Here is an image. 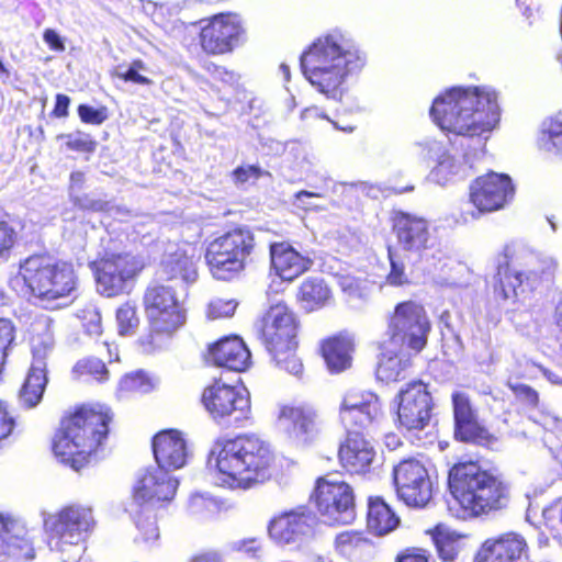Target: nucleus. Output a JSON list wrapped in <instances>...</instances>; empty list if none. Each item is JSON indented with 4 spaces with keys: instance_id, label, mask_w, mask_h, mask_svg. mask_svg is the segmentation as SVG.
<instances>
[{
    "instance_id": "f257e3e1",
    "label": "nucleus",
    "mask_w": 562,
    "mask_h": 562,
    "mask_svg": "<svg viewBox=\"0 0 562 562\" xmlns=\"http://www.w3.org/2000/svg\"><path fill=\"white\" fill-rule=\"evenodd\" d=\"M114 418L112 407L102 402H80L67 407L53 434L52 453L74 471L88 468L103 452Z\"/></svg>"
},
{
    "instance_id": "f03ea898",
    "label": "nucleus",
    "mask_w": 562,
    "mask_h": 562,
    "mask_svg": "<svg viewBox=\"0 0 562 562\" xmlns=\"http://www.w3.org/2000/svg\"><path fill=\"white\" fill-rule=\"evenodd\" d=\"M209 461L217 479L231 490H251L270 482L279 460L272 445L255 432L221 437L214 441Z\"/></svg>"
},
{
    "instance_id": "7ed1b4c3",
    "label": "nucleus",
    "mask_w": 562,
    "mask_h": 562,
    "mask_svg": "<svg viewBox=\"0 0 562 562\" xmlns=\"http://www.w3.org/2000/svg\"><path fill=\"white\" fill-rule=\"evenodd\" d=\"M448 490L462 519L488 517L512 503V484L477 461H458L448 471Z\"/></svg>"
},
{
    "instance_id": "20e7f679",
    "label": "nucleus",
    "mask_w": 562,
    "mask_h": 562,
    "mask_svg": "<svg viewBox=\"0 0 562 562\" xmlns=\"http://www.w3.org/2000/svg\"><path fill=\"white\" fill-rule=\"evenodd\" d=\"M434 122L461 136H481L499 121L497 94L485 87H452L436 97L429 110Z\"/></svg>"
},
{
    "instance_id": "39448f33",
    "label": "nucleus",
    "mask_w": 562,
    "mask_h": 562,
    "mask_svg": "<svg viewBox=\"0 0 562 562\" xmlns=\"http://www.w3.org/2000/svg\"><path fill=\"white\" fill-rule=\"evenodd\" d=\"M310 83L330 99H340L349 76L359 74L366 56L355 45L336 35L317 37L300 57Z\"/></svg>"
},
{
    "instance_id": "423d86ee",
    "label": "nucleus",
    "mask_w": 562,
    "mask_h": 562,
    "mask_svg": "<svg viewBox=\"0 0 562 562\" xmlns=\"http://www.w3.org/2000/svg\"><path fill=\"white\" fill-rule=\"evenodd\" d=\"M301 321L285 302L271 305L260 317L256 335L280 369L291 374L303 371L299 356Z\"/></svg>"
},
{
    "instance_id": "0eeeda50",
    "label": "nucleus",
    "mask_w": 562,
    "mask_h": 562,
    "mask_svg": "<svg viewBox=\"0 0 562 562\" xmlns=\"http://www.w3.org/2000/svg\"><path fill=\"white\" fill-rule=\"evenodd\" d=\"M18 276L27 292L41 302L70 297L79 289V276L74 262L47 251L32 254L22 260Z\"/></svg>"
},
{
    "instance_id": "6e6552de",
    "label": "nucleus",
    "mask_w": 562,
    "mask_h": 562,
    "mask_svg": "<svg viewBox=\"0 0 562 562\" xmlns=\"http://www.w3.org/2000/svg\"><path fill=\"white\" fill-rule=\"evenodd\" d=\"M147 328L137 339L146 352L161 348L187 323V311L172 286L149 284L143 294Z\"/></svg>"
},
{
    "instance_id": "1a4fd4ad",
    "label": "nucleus",
    "mask_w": 562,
    "mask_h": 562,
    "mask_svg": "<svg viewBox=\"0 0 562 562\" xmlns=\"http://www.w3.org/2000/svg\"><path fill=\"white\" fill-rule=\"evenodd\" d=\"M547 272V265L537 255L521 246L507 244L496 257L493 293L501 300H517L533 292Z\"/></svg>"
},
{
    "instance_id": "9d476101",
    "label": "nucleus",
    "mask_w": 562,
    "mask_h": 562,
    "mask_svg": "<svg viewBox=\"0 0 562 562\" xmlns=\"http://www.w3.org/2000/svg\"><path fill=\"white\" fill-rule=\"evenodd\" d=\"M257 250L254 231L239 224L213 237L206 244L204 259L215 280L229 282L244 273Z\"/></svg>"
},
{
    "instance_id": "9b49d317",
    "label": "nucleus",
    "mask_w": 562,
    "mask_h": 562,
    "mask_svg": "<svg viewBox=\"0 0 562 562\" xmlns=\"http://www.w3.org/2000/svg\"><path fill=\"white\" fill-rule=\"evenodd\" d=\"M98 292L104 297L122 295L145 268L144 261L127 251L104 252L89 262Z\"/></svg>"
},
{
    "instance_id": "f8f14e48",
    "label": "nucleus",
    "mask_w": 562,
    "mask_h": 562,
    "mask_svg": "<svg viewBox=\"0 0 562 562\" xmlns=\"http://www.w3.org/2000/svg\"><path fill=\"white\" fill-rule=\"evenodd\" d=\"M95 525L91 507L70 504L45 518L44 530L50 549L64 552L83 543Z\"/></svg>"
},
{
    "instance_id": "ddd939ff",
    "label": "nucleus",
    "mask_w": 562,
    "mask_h": 562,
    "mask_svg": "<svg viewBox=\"0 0 562 562\" xmlns=\"http://www.w3.org/2000/svg\"><path fill=\"white\" fill-rule=\"evenodd\" d=\"M201 404L215 423L243 427L251 418L250 396L243 384L214 379L201 393Z\"/></svg>"
},
{
    "instance_id": "4468645a",
    "label": "nucleus",
    "mask_w": 562,
    "mask_h": 562,
    "mask_svg": "<svg viewBox=\"0 0 562 562\" xmlns=\"http://www.w3.org/2000/svg\"><path fill=\"white\" fill-rule=\"evenodd\" d=\"M322 521L329 527L351 524L356 517V494L344 480L318 476L310 496Z\"/></svg>"
},
{
    "instance_id": "2eb2a0df",
    "label": "nucleus",
    "mask_w": 562,
    "mask_h": 562,
    "mask_svg": "<svg viewBox=\"0 0 562 562\" xmlns=\"http://www.w3.org/2000/svg\"><path fill=\"white\" fill-rule=\"evenodd\" d=\"M198 40L206 56L229 55L247 41L245 20L233 11L217 12L201 19Z\"/></svg>"
},
{
    "instance_id": "dca6fc26",
    "label": "nucleus",
    "mask_w": 562,
    "mask_h": 562,
    "mask_svg": "<svg viewBox=\"0 0 562 562\" xmlns=\"http://www.w3.org/2000/svg\"><path fill=\"white\" fill-rule=\"evenodd\" d=\"M431 322L425 306L415 300L395 304L387 318V335L393 342L420 352L427 345Z\"/></svg>"
},
{
    "instance_id": "f3484780",
    "label": "nucleus",
    "mask_w": 562,
    "mask_h": 562,
    "mask_svg": "<svg viewBox=\"0 0 562 562\" xmlns=\"http://www.w3.org/2000/svg\"><path fill=\"white\" fill-rule=\"evenodd\" d=\"M397 498L411 508H425L432 499L434 483L425 464L416 458L401 460L392 469Z\"/></svg>"
},
{
    "instance_id": "a211bd4d",
    "label": "nucleus",
    "mask_w": 562,
    "mask_h": 562,
    "mask_svg": "<svg viewBox=\"0 0 562 562\" xmlns=\"http://www.w3.org/2000/svg\"><path fill=\"white\" fill-rule=\"evenodd\" d=\"M396 426L406 431L425 429L431 419L434 400L428 384L422 380L408 382L396 395Z\"/></svg>"
},
{
    "instance_id": "6ab92c4d",
    "label": "nucleus",
    "mask_w": 562,
    "mask_h": 562,
    "mask_svg": "<svg viewBox=\"0 0 562 562\" xmlns=\"http://www.w3.org/2000/svg\"><path fill=\"white\" fill-rule=\"evenodd\" d=\"M451 402L453 437L457 441L485 448L492 447L497 441L496 436L481 420L477 408L467 393L453 392Z\"/></svg>"
},
{
    "instance_id": "aec40b11",
    "label": "nucleus",
    "mask_w": 562,
    "mask_h": 562,
    "mask_svg": "<svg viewBox=\"0 0 562 562\" xmlns=\"http://www.w3.org/2000/svg\"><path fill=\"white\" fill-rule=\"evenodd\" d=\"M509 176L494 171L476 177L469 187V200L480 213L503 209L514 196Z\"/></svg>"
},
{
    "instance_id": "412c9836",
    "label": "nucleus",
    "mask_w": 562,
    "mask_h": 562,
    "mask_svg": "<svg viewBox=\"0 0 562 562\" xmlns=\"http://www.w3.org/2000/svg\"><path fill=\"white\" fill-rule=\"evenodd\" d=\"M381 414L378 395L367 390H350L341 401L339 419L346 434L363 432Z\"/></svg>"
},
{
    "instance_id": "4be33fe9",
    "label": "nucleus",
    "mask_w": 562,
    "mask_h": 562,
    "mask_svg": "<svg viewBox=\"0 0 562 562\" xmlns=\"http://www.w3.org/2000/svg\"><path fill=\"white\" fill-rule=\"evenodd\" d=\"M390 221L392 232L405 251L422 254L430 247V224L424 216L393 210Z\"/></svg>"
},
{
    "instance_id": "5701e85b",
    "label": "nucleus",
    "mask_w": 562,
    "mask_h": 562,
    "mask_svg": "<svg viewBox=\"0 0 562 562\" xmlns=\"http://www.w3.org/2000/svg\"><path fill=\"white\" fill-rule=\"evenodd\" d=\"M316 524V515L306 506H299L273 516L268 533L277 543L288 544L313 533Z\"/></svg>"
},
{
    "instance_id": "b1692460",
    "label": "nucleus",
    "mask_w": 562,
    "mask_h": 562,
    "mask_svg": "<svg viewBox=\"0 0 562 562\" xmlns=\"http://www.w3.org/2000/svg\"><path fill=\"white\" fill-rule=\"evenodd\" d=\"M337 458L349 475H366L373 470L376 451L363 432H351L339 443Z\"/></svg>"
},
{
    "instance_id": "393cba45",
    "label": "nucleus",
    "mask_w": 562,
    "mask_h": 562,
    "mask_svg": "<svg viewBox=\"0 0 562 562\" xmlns=\"http://www.w3.org/2000/svg\"><path fill=\"white\" fill-rule=\"evenodd\" d=\"M205 359L216 368L232 372H245L251 364V352L241 337L227 335L210 344Z\"/></svg>"
},
{
    "instance_id": "a878e982",
    "label": "nucleus",
    "mask_w": 562,
    "mask_h": 562,
    "mask_svg": "<svg viewBox=\"0 0 562 562\" xmlns=\"http://www.w3.org/2000/svg\"><path fill=\"white\" fill-rule=\"evenodd\" d=\"M270 270L283 282L291 283L308 272L314 260L301 254L288 241H272L269 244Z\"/></svg>"
},
{
    "instance_id": "bb28decb",
    "label": "nucleus",
    "mask_w": 562,
    "mask_h": 562,
    "mask_svg": "<svg viewBox=\"0 0 562 562\" xmlns=\"http://www.w3.org/2000/svg\"><path fill=\"white\" fill-rule=\"evenodd\" d=\"M169 471L156 468L147 470L138 479L134 487V499L139 506L159 505L170 502L177 492L178 481Z\"/></svg>"
},
{
    "instance_id": "cd10ccee",
    "label": "nucleus",
    "mask_w": 562,
    "mask_h": 562,
    "mask_svg": "<svg viewBox=\"0 0 562 562\" xmlns=\"http://www.w3.org/2000/svg\"><path fill=\"white\" fill-rule=\"evenodd\" d=\"M36 558L34 539L9 516L0 515V560L31 562Z\"/></svg>"
},
{
    "instance_id": "c85d7f7f",
    "label": "nucleus",
    "mask_w": 562,
    "mask_h": 562,
    "mask_svg": "<svg viewBox=\"0 0 562 562\" xmlns=\"http://www.w3.org/2000/svg\"><path fill=\"white\" fill-rule=\"evenodd\" d=\"M528 552L526 539L517 532H504L485 539L474 555V562H517Z\"/></svg>"
},
{
    "instance_id": "c756f323",
    "label": "nucleus",
    "mask_w": 562,
    "mask_h": 562,
    "mask_svg": "<svg viewBox=\"0 0 562 562\" xmlns=\"http://www.w3.org/2000/svg\"><path fill=\"white\" fill-rule=\"evenodd\" d=\"M151 449L157 468L173 471L186 465L188 460V446L181 431L164 429L151 439Z\"/></svg>"
},
{
    "instance_id": "7c9ffc66",
    "label": "nucleus",
    "mask_w": 562,
    "mask_h": 562,
    "mask_svg": "<svg viewBox=\"0 0 562 562\" xmlns=\"http://www.w3.org/2000/svg\"><path fill=\"white\" fill-rule=\"evenodd\" d=\"M356 344L348 330L324 337L318 342V353L330 373H341L352 366Z\"/></svg>"
},
{
    "instance_id": "2f4dec72",
    "label": "nucleus",
    "mask_w": 562,
    "mask_h": 562,
    "mask_svg": "<svg viewBox=\"0 0 562 562\" xmlns=\"http://www.w3.org/2000/svg\"><path fill=\"white\" fill-rule=\"evenodd\" d=\"M279 422L288 434L302 446L312 443L318 435L316 415L304 407L290 405L281 407Z\"/></svg>"
},
{
    "instance_id": "473e14b6",
    "label": "nucleus",
    "mask_w": 562,
    "mask_h": 562,
    "mask_svg": "<svg viewBox=\"0 0 562 562\" xmlns=\"http://www.w3.org/2000/svg\"><path fill=\"white\" fill-rule=\"evenodd\" d=\"M295 300L305 312L313 313L331 306L335 303V295L325 278L310 276L299 284Z\"/></svg>"
},
{
    "instance_id": "72a5a7b5",
    "label": "nucleus",
    "mask_w": 562,
    "mask_h": 562,
    "mask_svg": "<svg viewBox=\"0 0 562 562\" xmlns=\"http://www.w3.org/2000/svg\"><path fill=\"white\" fill-rule=\"evenodd\" d=\"M47 384L46 350H33V360L26 378L19 391V396L26 407L36 406L44 394Z\"/></svg>"
},
{
    "instance_id": "f704fd0d",
    "label": "nucleus",
    "mask_w": 562,
    "mask_h": 562,
    "mask_svg": "<svg viewBox=\"0 0 562 562\" xmlns=\"http://www.w3.org/2000/svg\"><path fill=\"white\" fill-rule=\"evenodd\" d=\"M101 347L105 349V360L93 356L85 357L76 362L72 373L77 379L92 381L103 384L110 381L111 373L106 367V362L112 363L119 361V348L113 341L103 340Z\"/></svg>"
},
{
    "instance_id": "c9c22d12",
    "label": "nucleus",
    "mask_w": 562,
    "mask_h": 562,
    "mask_svg": "<svg viewBox=\"0 0 562 562\" xmlns=\"http://www.w3.org/2000/svg\"><path fill=\"white\" fill-rule=\"evenodd\" d=\"M198 257L192 247H178L169 252L160 263L161 273L167 280H182L193 283L198 279Z\"/></svg>"
},
{
    "instance_id": "e433bc0d",
    "label": "nucleus",
    "mask_w": 562,
    "mask_h": 562,
    "mask_svg": "<svg viewBox=\"0 0 562 562\" xmlns=\"http://www.w3.org/2000/svg\"><path fill=\"white\" fill-rule=\"evenodd\" d=\"M400 524V516L382 496L368 497L367 528L370 532L383 537L397 529Z\"/></svg>"
},
{
    "instance_id": "4c0bfd02",
    "label": "nucleus",
    "mask_w": 562,
    "mask_h": 562,
    "mask_svg": "<svg viewBox=\"0 0 562 562\" xmlns=\"http://www.w3.org/2000/svg\"><path fill=\"white\" fill-rule=\"evenodd\" d=\"M202 68L205 72L202 81L211 91L222 94L237 88L239 76L234 70L211 60L205 61Z\"/></svg>"
},
{
    "instance_id": "58836bf2",
    "label": "nucleus",
    "mask_w": 562,
    "mask_h": 562,
    "mask_svg": "<svg viewBox=\"0 0 562 562\" xmlns=\"http://www.w3.org/2000/svg\"><path fill=\"white\" fill-rule=\"evenodd\" d=\"M427 535L430 536L438 557L442 561H454L460 552V541L463 538L462 535L450 530L443 524H437L431 529L427 530Z\"/></svg>"
},
{
    "instance_id": "ea45409f",
    "label": "nucleus",
    "mask_w": 562,
    "mask_h": 562,
    "mask_svg": "<svg viewBox=\"0 0 562 562\" xmlns=\"http://www.w3.org/2000/svg\"><path fill=\"white\" fill-rule=\"evenodd\" d=\"M411 367L409 359H403L396 353H382L375 369V376L382 383H395L408 376Z\"/></svg>"
},
{
    "instance_id": "a19ab883",
    "label": "nucleus",
    "mask_w": 562,
    "mask_h": 562,
    "mask_svg": "<svg viewBox=\"0 0 562 562\" xmlns=\"http://www.w3.org/2000/svg\"><path fill=\"white\" fill-rule=\"evenodd\" d=\"M538 143L542 150L562 156V112L543 121Z\"/></svg>"
},
{
    "instance_id": "79ce46f5",
    "label": "nucleus",
    "mask_w": 562,
    "mask_h": 562,
    "mask_svg": "<svg viewBox=\"0 0 562 562\" xmlns=\"http://www.w3.org/2000/svg\"><path fill=\"white\" fill-rule=\"evenodd\" d=\"M156 381L144 370L125 373L116 385V395L125 397L134 394H147L154 391Z\"/></svg>"
},
{
    "instance_id": "37998d69",
    "label": "nucleus",
    "mask_w": 562,
    "mask_h": 562,
    "mask_svg": "<svg viewBox=\"0 0 562 562\" xmlns=\"http://www.w3.org/2000/svg\"><path fill=\"white\" fill-rule=\"evenodd\" d=\"M85 182H86L85 172L77 170V171H72L70 173L68 190H69V194H70V200H71L74 206H76L77 209H79L81 211H87V212H94V213L106 212L109 210V202H106L104 200L90 199L88 195H83V196H80L78 194L74 195V193H78L82 189Z\"/></svg>"
},
{
    "instance_id": "c03bdc74",
    "label": "nucleus",
    "mask_w": 562,
    "mask_h": 562,
    "mask_svg": "<svg viewBox=\"0 0 562 562\" xmlns=\"http://www.w3.org/2000/svg\"><path fill=\"white\" fill-rule=\"evenodd\" d=\"M115 322L117 334L121 337L133 336L137 333L140 325V317L137 305L133 301H125L115 310Z\"/></svg>"
},
{
    "instance_id": "a18cd8bd",
    "label": "nucleus",
    "mask_w": 562,
    "mask_h": 562,
    "mask_svg": "<svg viewBox=\"0 0 562 562\" xmlns=\"http://www.w3.org/2000/svg\"><path fill=\"white\" fill-rule=\"evenodd\" d=\"M370 544L363 530H344L335 537L334 547L341 554H352Z\"/></svg>"
},
{
    "instance_id": "49530a36",
    "label": "nucleus",
    "mask_w": 562,
    "mask_h": 562,
    "mask_svg": "<svg viewBox=\"0 0 562 562\" xmlns=\"http://www.w3.org/2000/svg\"><path fill=\"white\" fill-rule=\"evenodd\" d=\"M57 139H64L68 151L91 155L97 150L98 142L88 133L77 130L72 133L59 134Z\"/></svg>"
},
{
    "instance_id": "de8ad7c7",
    "label": "nucleus",
    "mask_w": 562,
    "mask_h": 562,
    "mask_svg": "<svg viewBox=\"0 0 562 562\" xmlns=\"http://www.w3.org/2000/svg\"><path fill=\"white\" fill-rule=\"evenodd\" d=\"M19 241L15 222L5 213L0 216V259H7Z\"/></svg>"
},
{
    "instance_id": "09e8293b",
    "label": "nucleus",
    "mask_w": 562,
    "mask_h": 562,
    "mask_svg": "<svg viewBox=\"0 0 562 562\" xmlns=\"http://www.w3.org/2000/svg\"><path fill=\"white\" fill-rule=\"evenodd\" d=\"M77 317L79 318L82 330L87 336L95 339L102 336V315L97 307L85 306L79 310Z\"/></svg>"
},
{
    "instance_id": "8fccbe9b",
    "label": "nucleus",
    "mask_w": 562,
    "mask_h": 562,
    "mask_svg": "<svg viewBox=\"0 0 562 562\" xmlns=\"http://www.w3.org/2000/svg\"><path fill=\"white\" fill-rule=\"evenodd\" d=\"M507 389L512 392L517 403L528 409H537L540 405V394L532 386L518 383V382H506Z\"/></svg>"
},
{
    "instance_id": "3c124183",
    "label": "nucleus",
    "mask_w": 562,
    "mask_h": 562,
    "mask_svg": "<svg viewBox=\"0 0 562 562\" xmlns=\"http://www.w3.org/2000/svg\"><path fill=\"white\" fill-rule=\"evenodd\" d=\"M387 258L390 261V271L385 277L386 284L395 288L411 284L404 261L398 258L391 247L387 248Z\"/></svg>"
},
{
    "instance_id": "603ef678",
    "label": "nucleus",
    "mask_w": 562,
    "mask_h": 562,
    "mask_svg": "<svg viewBox=\"0 0 562 562\" xmlns=\"http://www.w3.org/2000/svg\"><path fill=\"white\" fill-rule=\"evenodd\" d=\"M238 302L234 299H214L206 306V318L210 321L229 318L235 314Z\"/></svg>"
},
{
    "instance_id": "864d4df0",
    "label": "nucleus",
    "mask_w": 562,
    "mask_h": 562,
    "mask_svg": "<svg viewBox=\"0 0 562 562\" xmlns=\"http://www.w3.org/2000/svg\"><path fill=\"white\" fill-rule=\"evenodd\" d=\"M263 176H270V173L265 171L259 165H240L231 173L232 180L237 186L254 183Z\"/></svg>"
},
{
    "instance_id": "5fc2aeb1",
    "label": "nucleus",
    "mask_w": 562,
    "mask_h": 562,
    "mask_svg": "<svg viewBox=\"0 0 562 562\" xmlns=\"http://www.w3.org/2000/svg\"><path fill=\"white\" fill-rule=\"evenodd\" d=\"M135 524L139 532V540L146 542L158 539L159 531L154 517L145 514L144 510H139L135 515Z\"/></svg>"
},
{
    "instance_id": "6e6d98bb",
    "label": "nucleus",
    "mask_w": 562,
    "mask_h": 562,
    "mask_svg": "<svg viewBox=\"0 0 562 562\" xmlns=\"http://www.w3.org/2000/svg\"><path fill=\"white\" fill-rule=\"evenodd\" d=\"M77 113L83 124L101 125L109 119V110L105 105L93 108L89 104H79Z\"/></svg>"
},
{
    "instance_id": "4d7b16f0",
    "label": "nucleus",
    "mask_w": 562,
    "mask_h": 562,
    "mask_svg": "<svg viewBox=\"0 0 562 562\" xmlns=\"http://www.w3.org/2000/svg\"><path fill=\"white\" fill-rule=\"evenodd\" d=\"M394 562H435L432 560L431 553L419 547H407L400 550L395 558Z\"/></svg>"
},
{
    "instance_id": "13d9d810",
    "label": "nucleus",
    "mask_w": 562,
    "mask_h": 562,
    "mask_svg": "<svg viewBox=\"0 0 562 562\" xmlns=\"http://www.w3.org/2000/svg\"><path fill=\"white\" fill-rule=\"evenodd\" d=\"M15 427V420L11 415L8 404L0 400V442L7 439Z\"/></svg>"
},
{
    "instance_id": "bf43d9fd",
    "label": "nucleus",
    "mask_w": 562,
    "mask_h": 562,
    "mask_svg": "<svg viewBox=\"0 0 562 562\" xmlns=\"http://www.w3.org/2000/svg\"><path fill=\"white\" fill-rule=\"evenodd\" d=\"M111 75H112L113 78H119V79H121L124 82H132V83L140 85V86H150V85H153V80L150 78H148V77L142 75L140 72L134 70L130 66H128V68L125 71L114 70V71H112Z\"/></svg>"
},
{
    "instance_id": "052dcab7",
    "label": "nucleus",
    "mask_w": 562,
    "mask_h": 562,
    "mask_svg": "<svg viewBox=\"0 0 562 562\" xmlns=\"http://www.w3.org/2000/svg\"><path fill=\"white\" fill-rule=\"evenodd\" d=\"M70 98L64 93H57L55 104L50 112V116L55 119H65L69 115Z\"/></svg>"
},
{
    "instance_id": "680f3d73",
    "label": "nucleus",
    "mask_w": 562,
    "mask_h": 562,
    "mask_svg": "<svg viewBox=\"0 0 562 562\" xmlns=\"http://www.w3.org/2000/svg\"><path fill=\"white\" fill-rule=\"evenodd\" d=\"M43 40L54 52H64L66 49L63 38L53 29H46L43 32Z\"/></svg>"
},
{
    "instance_id": "e2e57ef3",
    "label": "nucleus",
    "mask_w": 562,
    "mask_h": 562,
    "mask_svg": "<svg viewBox=\"0 0 562 562\" xmlns=\"http://www.w3.org/2000/svg\"><path fill=\"white\" fill-rule=\"evenodd\" d=\"M261 547L257 539H244L238 543V550L245 553L256 555L260 551Z\"/></svg>"
},
{
    "instance_id": "0e129e2a",
    "label": "nucleus",
    "mask_w": 562,
    "mask_h": 562,
    "mask_svg": "<svg viewBox=\"0 0 562 562\" xmlns=\"http://www.w3.org/2000/svg\"><path fill=\"white\" fill-rule=\"evenodd\" d=\"M552 321L555 327L562 334V293L554 305Z\"/></svg>"
},
{
    "instance_id": "69168bd1",
    "label": "nucleus",
    "mask_w": 562,
    "mask_h": 562,
    "mask_svg": "<svg viewBox=\"0 0 562 562\" xmlns=\"http://www.w3.org/2000/svg\"><path fill=\"white\" fill-rule=\"evenodd\" d=\"M540 369H541V372H542L543 376L548 381H550L553 384L562 385V380L560 379V376L558 374H555L551 370H549L547 368H543V367H540Z\"/></svg>"
},
{
    "instance_id": "338daca9",
    "label": "nucleus",
    "mask_w": 562,
    "mask_h": 562,
    "mask_svg": "<svg viewBox=\"0 0 562 562\" xmlns=\"http://www.w3.org/2000/svg\"><path fill=\"white\" fill-rule=\"evenodd\" d=\"M194 1L196 3H199L200 5H204V7H207V8L215 9V8H220V7L224 5V4H226L231 0H194Z\"/></svg>"
},
{
    "instance_id": "774afa93",
    "label": "nucleus",
    "mask_w": 562,
    "mask_h": 562,
    "mask_svg": "<svg viewBox=\"0 0 562 562\" xmlns=\"http://www.w3.org/2000/svg\"><path fill=\"white\" fill-rule=\"evenodd\" d=\"M130 67L133 68L134 70L138 71V72L140 70L146 69L145 63L142 59H139V58H136V59L132 60Z\"/></svg>"
}]
</instances>
